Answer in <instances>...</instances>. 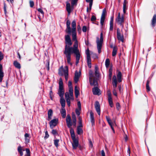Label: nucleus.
Segmentation results:
<instances>
[{
	"label": "nucleus",
	"mask_w": 156,
	"mask_h": 156,
	"mask_svg": "<svg viewBox=\"0 0 156 156\" xmlns=\"http://www.w3.org/2000/svg\"><path fill=\"white\" fill-rule=\"evenodd\" d=\"M72 33V39L73 41H75L73 47H71L72 44L69 35H66L65 36V40L66 45L65 50L63 51L64 54H66L67 57H70V53L73 50L75 49H78V41L76 39V31H71Z\"/></svg>",
	"instance_id": "1"
},
{
	"label": "nucleus",
	"mask_w": 156,
	"mask_h": 156,
	"mask_svg": "<svg viewBox=\"0 0 156 156\" xmlns=\"http://www.w3.org/2000/svg\"><path fill=\"white\" fill-rule=\"evenodd\" d=\"M74 53L76 55V65H77L79 62V60L80 58V54L79 49H75L74 50L72 51L70 53V57H67V55L66 54H64L65 55L66 57L67 58V62L68 64L72 66V64L71 62V54Z\"/></svg>",
	"instance_id": "2"
},
{
	"label": "nucleus",
	"mask_w": 156,
	"mask_h": 156,
	"mask_svg": "<svg viewBox=\"0 0 156 156\" xmlns=\"http://www.w3.org/2000/svg\"><path fill=\"white\" fill-rule=\"evenodd\" d=\"M66 123L67 127L70 129V133L72 137V139L76 138L75 135L74 130L72 128L71 126L73 125L72 122V119L70 115H68L66 118Z\"/></svg>",
	"instance_id": "3"
},
{
	"label": "nucleus",
	"mask_w": 156,
	"mask_h": 156,
	"mask_svg": "<svg viewBox=\"0 0 156 156\" xmlns=\"http://www.w3.org/2000/svg\"><path fill=\"white\" fill-rule=\"evenodd\" d=\"M73 88H69V93L66 92L65 94V99L69 107L70 106V100H73Z\"/></svg>",
	"instance_id": "4"
},
{
	"label": "nucleus",
	"mask_w": 156,
	"mask_h": 156,
	"mask_svg": "<svg viewBox=\"0 0 156 156\" xmlns=\"http://www.w3.org/2000/svg\"><path fill=\"white\" fill-rule=\"evenodd\" d=\"M103 41V34L102 32L100 34V38L97 37L96 43L98 53L99 54L101 52V49Z\"/></svg>",
	"instance_id": "5"
},
{
	"label": "nucleus",
	"mask_w": 156,
	"mask_h": 156,
	"mask_svg": "<svg viewBox=\"0 0 156 156\" xmlns=\"http://www.w3.org/2000/svg\"><path fill=\"white\" fill-rule=\"evenodd\" d=\"M58 94L60 98H63L64 94V89L63 88L62 80L60 78L59 82V89Z\"/></svg>",
	"instance_id": "6"
},
{
	"label": "nucleus",
	"mask_w": 156,
	"mask_h": 156,
	"mask_svg": "<svg viewBox=\"0 0 156 156\" xmlns=\"http://www.w3.org/2000/svg\"><path fill=\"white\" fill-rule=\"evenodd\" d=\"M116 22L119 24L120 25L123 27V23L124 22V16L122 15L121 16L120 13L119 12L117 18L115 19Z\"/></svg>",
	"instance_id": "7"
},
{
	"label": "nucleus",
	"mask_w": 156,
	"mask_h": 156,
	"mask_svg": "<svg viewBox=\"0 0 156 156\" xmlns=\"http://www.w3.org/2000/svg\"><path fill=\"white\" fill-rule=\"evenodd\" d=\"M117 82L116 76L115 75L113 76L112 79V84L114 88L113 91V94L114 95L117 96V93L116 91L115 88L117 87Z\"/></svg>",
	"instance_id": "8"
},
{
	"label": "nucleus",
	"mask_w": 156,
	"mask_h": 156,
	"mask_svg": "<svg viewBox=\"0 0 156 156\" xmlns=\"http://www.w3.org/2000/svg\"><path fill=\"white\" fill-rule=\"evenodd\" d=\"M117 37L118 40L123 42V36L121 35L120 29L118 28L117 29Z\"/></svg>",
	"instance_id": "9"
},
{
	"label": "nucleus",
	"mask_w": 156,
	"mask_h": 156,
	"mask_svg": "<svg viewBox=\"0 0 156 156\" xmlns=\"http://www.w3.org/2000/svg\"><path fill=\"white\" fill-rule=\"evenodd\" d=\"M58 122V119H55L51 120L50 122V126L51 128L53 129L55 126H56Z\"/></svg>",
	"instance_id": "10"
},
{
	"label": "nucleus",
	"mask_w": 156,
	"mask_h": 156,
	"mask_svg": "<svg viewBox=\"0 0 156 156\" xmlns=\"http://www.w3.org/2000/svg\"><path fill=\"white\" fill-rule=\"evenodd\" d=\"M73 142L72 143L73 148V149H76L79 145V141L76 138L72 139Z\"/></svg>",
	"instance_id": "11"
},
{
	"label": "nucleus",
	"mask_w": 156,
	"mask_h": 156,
	"mask_svg": "<svg viewBox=\"0 0 156 156\" xmlns=\"http://www.w3.org/2000/svg\"><path fill=\"white\" fill-rule=\"evenodd\" d=\"M94 105L96 111H97L98 114L100 115L101 110L99 102L98 101H95Z\"/></svg>",
	"instance_id": "12"
},
{
	"label": "nucleus",
	"mask_w": 156,
	"mask_h": 156,
	"mask_svg": "<svg viewBox=\"0 0 156 156\" xmlns=\"http://www.w3.org/2000/svg\"><path fill=\"white\" fill-rule=\"evenodd\" d=\"M106 13V10L104 9L103 10L102 12V13L101 17V24L102 26H103L104 22L105 16Z\"/></svg>",
	"instance_id": "13"
},
{
	"label": "nucleus",
	"mask_w": 156,
	"mask_h": 156,
	"mask_svg": "<svg viewBox=\"0 0 156 156\" xmlns=\"http://www.w3.org/2000/svg\"><path fill=\"white\" fill-rule=\"evenodd\" d=\"M70 21L69 20H67L66 22L67 28L66 30V32L70 34L71 33V29L70 27Z\"/></svg>",
	"instance_id": "14"
},
{
	"label": "nucleus",
	"mask_w": 156,
	"mask_h": 156,
	"mask_svg": "<svg viewBox=\"0 0 156 156\" xmlns=\"http://www.w3.org/2000/svg\"><path fill=\"white\" fill-rule=\"evenodd\" d=\"M92 92L93 94L94 95H99L101 94V93L100 92V89L97 87H94L92 89Z\"/></svg>",
	"instance_id": "15"
},
{
	"label": "nucleus",
	"mask_w": 156,
	"mask_h": 156,
	"mask_svg": "<svg viewBox=\"0 0 156 156\" xmlns=\"http://www.w3.org/2000/svg\"><path fill=\"white\" fill-rule=\"evenodd\" d=\"M151 26L152 27H154L156 24V14H154L151 20Z\"/></svg>",
	"instance_id": "16"
},
{
	"label": "nucleus",
	"mask_w": 156,
	"mask_h": 156,
	"mask_svg": "<svg viewBox=\"0 0 156 156\" xmlns=\"http://www.w3.org/2000/svg\"><path fill=\"white\" fill-rule=\"evenodd\" d=\"M66 9L69 14V15L72 9V5L71 6L70 4L68 2H66Z\"/></svg>",
	"instance_id": "17"
},
{
	"label": "nucleus",
	"mask_w": 156,
	"mask_h": 156,
	"mask_svg": "<svg viewBox=\"0 0 156 156\" xmlns=\"http://www.w3.org/2000/svg\"><path fill=\"white\" fill-rule=\"evenodd\" d=\"M90 121L92 126H93L94 125L95 120L94 113L91 111H90Z\"/></svg>",
	"instance_id": "18"
},
{
	"label": "nucleus",
	"mask_w": 156,
	"mask_h": 156,
	"mask_svg": "<svg viewBox=\"0 0 156 156\" xmlns=\"http://www.w3.org/2000/svg\"><path fill=\"white\" fill-rule=\"evenodd\" d=\"M72 125L74 126H76V117L74 113H73L72 114Z\"/></svg>",
	"instance_id": "19"
},
{
	"label": "nucleus",
	"mask_w": 156,
	"mask_h": 156,
	"mask_svg": "<svg viewBox=\"0 0 156 156\" xmlns=\"http://www.w3.org/2000/svg\"><path fill=\"white\" fill-rule=\"evenodd\" d=\"M66 69L63 70L64 73V76L65 80L66 81L68 79V68L67 66L65 67Z\"/></svg>",
	"instance_id": "20"
},
{
	"label": "nucleus",
	"mask_w": 156,
	"mask_h": 156,
	"mask_svg": "<svg viewBox=\"0 0 156 156\" xmlns=\"http://www.w3.org/2000/svg\"><path fill=\"white\" fill-rule=\"evenodd\" d=\"M89 82L90 85L91 86H96L98 84L97 80L95 78L90 80H89Z\"/></svg>",
	"instance_id": "21"
},
{
	"label": "nucleus",
	"mask_w": 156,
	"mask_h": 156,
	"mask_svg": "<svg viewBox=\"0 0 156 156\" xmlns=\"http://www.w3.org/2000/svg\"><path fill=\"white\" fill-rule=\"evenodd\" d=\"M106 118L107 121L108 122V123L109 125L111 126V127L112 129L113 132H114V130L113 129V128L112 126V121L110 119L109 117L108 116H106Z\"/></svg>",
	"instance_id": "22"
},
{
	"label": "nucleus",
	"mask_w": 156,
	"mask_h": 156,
	"mask_svg": "<svg viewBox=\"0 0 156 156\" xmlns=\"http://www.w3.org/2000/svg\"><path fill=\"white\" fill-rule=\"evenodd\" d=\"M53 114V111L51 109H50L48 111V117L47 119L48 121H50L51 119Z\"/></svg>",
	"instance_id": "23"
},
{
	"label": "nucleus",
	"mask_w": 156,
	"mask_h": 156,
	"mask_svg": "<svg viewBox=\"0 0 156 156\" xmlns=\"http://www.w3.org/2000/svg\"><path fill=\"white\" fill-rule=\"evenodd\" d=\"M128 3L126 0H124L123 4V12L125 14L126 12V10L127 9V4Z\"/></svg>",
	"instance_id": "24"
},
{
	"label": "nucleus",
	"mask_w": 156,
	"mask_h": 156,
	"mask_svg": "<svg viewBox=\"0 0 156 156\" xmlns=\"http://www.w3.org/2000/svg\"><path fill=\"white\" fill-rule=\"evenodd\" d=\"M60 113L63 118H65L66 116V110L64 108H62L60 111Z\"/></svg>",
	"instance_id": "25"
},
{
	"label": "nucleus",
	"mask_w": 156,
	"mask_h": 156,
	"mask_svg": "<svg viewBox=\"0 0 156 156\" xmlns=\"http://www.w3.org/2000/svg\"><path fill=\"white\" fill-rule=\"evenodd\" d=\"M71 31H76V22L75 20L73 21L72 23Z\"/></svg>",
	"instance_id": "26"
},
{
	"label": "nucleus",
	"mask_w": 156,
	"mask_h": 156,
	"mask_svg": "<svg viewBox=\"0 0 156 156\" xmlns=\"http://www.w3.org/2000/svg\"><path fill=\"white\" fill-rule=\"evenodd\" d=\"M118 81L119 82H120L122 81V74L121 72L119 71L117 75Z\"/></svg>",
	"instance_id": "27"
},
{
	"label": "nucleus",
	"mask_w": 156,
	"mask_h": 156,
	"mask_svg": "<svg viewBox=\"0 0 156 156\" xmlns=\"http://www.w3.org/2000/svg\"><path fill=\"white\" fill-rule=\"evenodd\" d=\"M60 103L62 106V108H64L65 106L66 102L65 100L63 98H61Z\"/></svg>",
	"instance_id": "28"
},
{
	"label": "nucleus",
	"mask_w": 156,
	"mask_h": 156,
	"mask_svg": "<svg viewBox=\"0 0 156 156\" xmlns=\"http://www.w3.org/2000/svg\"><path fill=\"white\" fill-rule=\"evenodd\" d=\"M117 50L118 48L116 46H114L112 52V56L113 57L115 56L116 55Z\"/></svg>",
	"instance_id": "29"
},
{
	"label": "nucleus",
	"mask_w": 156,
	"mask_h": 156,
	"mask_svg": "<svg viewBox=\"0 0 156 156\" xmlns=\"http://www.w3.org/2000/svg\"><path fill=\"white\" fill-rule=\"evenodd\" d=\"M89 80H91L93 79L94 78V75L93 74V71L91 70H90L89 72Z\"/></svg>",
	"instance_id": "30"
},
{
	"label": "nucleus",
	"mask_w": 156,
	"mask_h": 156,
	"mask_svg": "<svg viewBox=\"0 0 156 156\" xmlns=\"http://www.w3.org/2000/svg\"><path fill=\"white\" fill-rule=\"evenodd\" d=\"M82 127L77 126V133L78 135H81L83 133V130L81 128Z\"/></svg>",
	"instance_id": "31"
},
{
	"label": "nucleus",
	"mask_w": 156,
	"mask_h": 156,
	"mask_svg": "<svg viewBox=\"0 0 156 156\" xmlns=\"http://www.w3.org/2000/svg\"><path fill=\"white\" fill-rule=\"evenodd\" d=\"M13 64L16 68L18 69H20V68L21 66L20 63L16 61H14Z\"/></svg>",
	"instance_id": "32"
},
{
	"label": "nucleus",
	"mask_w": 156,
	"mask_h": 156,
	"mask_svg": "<svg viewBox=\"0 0 156 156\" xmlns=\"http://www.w3.org/2000/svg\"><path fill=\"white\" fill-rule=\"evenodd\" d=\"M150 80L151 79H150V80H148L147 82V83L146 84V87L147 91V92H149L150 90V88L149 86V84L150 82Z\"/></svg>",
	"instance_id": "33"
},
{
	"label": "nucleus",
	"mask_w": 156,
	"mask_h": 156,
	"mask_svg": "<svg viewBox=\"0 0 156 156\" xmlns=\"http://www.w3.org/2000/svg\"><path fill=\"white\" fill-rule=\"evenodd\" d=\"M18 151L19 153L20 154L21 156H22L23 155V153L22 151V147L20 146H19L18 147Z\"/></svg>",
	"instance_id": "34"
},
{
	"label": "nucleus",
	"mask_w": 156,
	"mask_h": 156,
	"mask_svg": "<svg viewBox=\"0 0 156 156\" xmlns=\"http://www.w3.org/2000/svg\"><path fill=\"white\" fill-rule=\"evenodd\" d=\"M77 87L76 86L75 87V94L76 98H77L79 94V90L76 88Z\"/></svg>",
	"instance_id": "35"
},
{
	"label": "nucleus",
	"mask_w": 156,
	"mask_h": 156,
	"mask_svg": "<svg viewBox=\"0 0 156 156\" xmlns=\"http://www.w3.org/2000/svg\"><path fill=\"white\" fill-rule=\"evenodd\" d=\"M77 1L78 0H72L71 2L72 9H73L74 6L76 5Z\"/></svg>",
	"instance_id": "36"
},
{
	"label": "nucleus",
	"mask_w": 156,
	"mask_h": 156,
	"mask_svg": "<svg viewBox=\"0 0 156 156\" xmlns=\"http://www.w3.org/2000/svg\"><path fill=\"white\" fill-rule=\"evenodd\" d=\"M112 68H110L109 69V78L110 80L112 79Z\"/></svg>",
	"instance_id": "37"
},
{
	"label": "nucleus",
	"mask_w": 156,
	"mask_h": 156,
	"mask_svg": "<svg viewBox=\"0 0 156 156\" xmlns=\"http://www.w3.org/2000/svg\"><path fill=\"white\" fill-rule=\"evenodd\" d=\"M110 64V60L108 58L106 59L105 62V65L107 68H108Z\"/></svg>",
	"instance_id": "38"
},
{
	"label": "nucleus",
	"mask_w": 156,
	"mask_h": 156,
	"mask_svg": "<svg viewBox=\"0 0 156 156\" xmlns=\"http://www.w3.org/2000/svg\"><path fill=\"white\" fill-rule=\"evenodd\" d=\"M109 104L111 107H112L113 106V102L112 98L108 99Z\"/></svg>",
	"instance_id": "39"
},
{
	"label": "nucleus",
	"mask_w": 156,
	"mask_h": 156,
	"mask_svg": "<svg viewBox=\"0 0 156 156\" xmlns=\"http://www.w3.org/2000/svg\"><path fill=\"white\" fill-rule=\"evenodd\" d=\"M78 119L79 120V125L78 126L83 127L82 120L81 118L80 117H79Z\"/></svg>",
	"instance_id": "40"
},
{
	"label": "nucleus",
	"mask_w": 156,
	"mask_h": 156,
	"mask_svg": "<svg viewBox=\"0 0 156 156\" xmlns=\"http://www.w3.org/2000/svg\"><path fill=\"white\" fill-rule=\"evenodd\" d=\"M81 73L80 71L78 72L77 71H76L75 73V76L78 77V78L80 77V75H81Z\"/></svg>",
	"instance_id": "41"
},
{
	"label": "nucleus",
	"mask_w": 156,
	"mask_h": 156,
	"mask_svg": "<svg viewBox=\"0 0 156 156\" xmlns=\"http://www.w3.org/2000/svg\"><path fill=\"white\" fill-rule=\"evenodd\" d=\"M59 142V140L58 139H55L54 140V145L56 147H58V143Z\"/></svg>",
	"instance_id": "42"
},
{
	"label": "nucleus",
	"mask_w": 156,
	"mask_h": 156,
	"mask_svg": "<svg viewBox=\"0 0 156 156\" xmlns=\"http://www.w3.org/2000/svg\"><path fill=\"white\" fill-rule=\"evenodd\" d=\"M4 76V73L0 72V82L2 81V80Z\"/></svg>",
	"instance_id": "43"
},
{
	"label": "nucleus",
	"mask_w": 156,
	"mask_h": 156,
	"mask_svg": "<svg viewBox=\"0 0 156 156\" xmlns=\"http://www.w3.org/2000/svg\"><path fill=\"white\" fill-rule=\"evenodd\" d=\"M108 99L112 98L111 97V94L110 90H108L107 91Z\"/></svg>",
	"instance_id": "44"
},
{
	"label": "nucleus",
	"mask_w": 156,
	"mask_h": 156,
	"mask_svg": "<svg viewBox=\"0 0 156 156\" xmlns=\"http://www.w3.org/2000/svg\"><path fill=\"white\" fill-rule=\"evenodd\" d=\"M26 151L27 153V156H30V151L28 148L26 149Z\"/></svg>",
	"instance_id": "45"
},
{
	"label": "nucleus",
	"mask_w": 156,
	"mask_h": 156,
	"mask_svg": "<svg viewBox=\"0 0 156 156\" xmlns=\"http://www.w3.org/2000/svg\"><path fill=\"white\" fill-rule=\"evenodd\" d=\"M81 110H80V109H76V114L78 115V116H79L80 114V111Z\"/></svg>",
	"instance_id": "46"
},
{
	"label": "nucleus",
	"mask_w": 156,
	"mask_h": 156,
	"mask_svg": "<svg viewBox=\"0 0 156 156\" xmlns=\"http://www.w3.org/2000/svg\"><path fill=\"white\" fill-rule=\"evenodd\" d=\"M50 98L51 99V100H53V92L51 90H51L50 92Z\"/></svg>",
	"instance_id": "47"
},
{
	"label": "nucleus",
	"mask_w": 156,
	"mask_h": 156,
	"mask_svg": "<svg viewBox=\"0 0 156 156\" xmlns=\"http://www.w3.org/2000/svg\"><path fill=\"white\" fill-rule=\"evenodd\" d=\"M116 108L118 110H119L120 108V105L118 102L116 103Z\"/></svg>",
	"instance_id": "48"
},
{
	"label": "nucleus",
	"mask_w": 156,
	"mask_h": 156,
	"mask_svg": "<svg viewBox=\"0 0 156 156\" xmlns=\"http://www.w3.org/2000/svg\"><path fill=\"white\" fill-rule=\"evenodd\" d=\"M34 5V3L33 1L30 0V5L31 7H33Z\"/></svg>",
	"instance_id": "49"
},
{
	"label": "nucleus",
	"mask_w": 156,
	"mask_h": 156,
	"mask_svg": "<svg viewBox=\"0 0 156 156\" xmlns=\"http://www.w3.org/2000/svg\"><path fill=\"white\" fill-rule=\"evenodd\" d=\"M49 136V135L48 134V132L47 131H46L45 132V136L44 137V138L46 139H47Z\"/></svg>",
	"instance_id": "50"
},
{
	"label": "nucleus",
	"mask_w": 156,
	"mask_h": 156,
	"mask_svg": "<svg viewBox=\"0 0 156 156\" xmlns=\"http://www.w3.org/2000/svg\"><path fill=\"white\" fill-rule=\"evenodd\" d=\"M51 133L54 135H55L58 134V132L56 130L52 129Z\"/></svg>",
	"instance_id": "51"
},
{
	"label": "nucleus",
	"mask_w": 156,
	"mask_h": 156,
	"mask_svg": "<svg viewBox=\"0 0 156 156\" xmlns=\"http://www.w3.org/2000/svg\"><path fill=\"white\" fill-rule=\"evenodd\" d=\"M68 86L69 88H73L72 85V82L70 81H69L68 82Z\"/></svg>",
	"instance_id": "52"
},
{
	"label": "nucleus",
	"mask_w": 156,
	"mask_h": 156,
	"mask_svg": "<svg viewBox=\"0 0 156 156\" xmlns=\"http://www.w3.org/2000/svg\"><path fill=\"white\" fill-rule=\"evenodd\" d=\"M114 16H112L111 17L110 24H113Z\"/></svg>",
	"instance_id": "53"
},
{
	"label": "nucleus",
	"mask_w": 156,
	"mask_h": 156,
	"mask_svg": "<svg viewBox=\"0 0 156 156\" xmlns=\"http://www.w3.org/2000/svg\"><path fill=\"white\" fill-rule=\"evenodd\" d=\"M4 58V55L2 52L0 51V61L3 59Z\"/></svg>",
	"instance_id": "54"
},
{
	"label": "nucleus",
	"mask_w": 156,
	"mask_h": 156,
	"mask_svg": "<svg viewBox=\"0 0 156 156\" xmlns=\"http://www.w3.org/2000/svg\"><path fill=\"white\" fill-rule=\"evenodd\" d=\"M89 147L91 148H92L93 147V144L92 143V142L90 139L89 140Z\"/></svg>",
	"instance_id": "55"
},
{
	"label": "nucleus",
	"mask_w": 156,
	"mask_h": 156,
	"mask_svg": "<svg viewBox=\"0 0 156 156\" xmlns=\"http://www.w3.org/2000/svg\"><path fill=\"white\" fill-rule=\"evenodd\" d=\"M37 10L39 12H40L43 16L44 15V12L40 8L38 9H37Z\"/></svg>",
	"instance_id": "56"
},
{
	"label": "nucleus",
	"mask_w": 156,
	"mask_h": 156,
	"mask_svg": "<svg viewBox=\"0 0 156 156\" xmlns=\"http://www.w3.org/2000/svg\"><path fill=\"white\" fill-rule=\"evenodd\" d=\"M78 109L81 110V104L80 101H78L77 103Z\"/></svg>",
	"instance_id": "57"
},
{
	"label": "nucleus",
	"mask_w": 156,
	"mask_h": 156,
	"mask_svg": "<svg viewBox=\"0 0 156 156\" xmlns=\"http://www.w3.org/2000/svg\"><path fill=\"white\" fill-rule=\"evenodd\" d=\"M87 62L91 61L90 55L87 56Z\"/></svg>",
	"instance_id": "58"
},
{
	"label": "nucleus",
	"mask_w": 156,
	"mask_h": 156,
	"mask_svg": "<svg viewBox=\"0 0 156 156\" xmlns=\"http://www.w3.org/2000/svg\"><path fill=\"white\" fill-rule=\"evenodd\" d=\"M87 28L86 26H84L83 27L82 30L83 32H86L87 31Z\"/></svg>",
	"instance_id": "59"
},
{
	"label": "nucleus",
	"mask_w": 156,
	"mask_h": 156,
	"mask_svg": "<svg viewBox=\"0 0 156 156\" xmlns=\"http://www.w3.org/2000/svg\"><path fill=\"white\" fill-rule=\"evenodd\" d=\"M89 3V10L90 11L91 9V7L93 4V2L90 1Z\"/></svg>",
	"instance_id": "60"
},
{
	"label": "nucleus",
	"mask_w": 156,
	"mask_h": 156,
	"mask_svg": "<svg viewBox=\"0 0 156 156\" xmlns=\"http://www.w3.org/2000/svg\"><path fill=\"white\" fill-rule=\"evenodd\" d=\"M79 78L74 76V80L75 83H77L79 80Z\"/></svg>",
	"instance_id": "61"
},
{
	"label": "nucleus",
	"mask_w": 156,
	"mask_h": 156,
	"mask_svg": "<svg viewBox=\"0 0 156 156\" xmlns=\"http://www.w3.org/2000/svg\"><path fill=\"white\" fill-rule=\"evenodd\" d=\"M96 19L95 16L93 15L91 17V21H94L96 20Z\"/></svg>",
	"instance_id": "62"
},
{
	"label": "nucleus",
	"mask_w": 156,
	"mask_h": 156,
	"mask_svg": "<svg viewBox=\"0 0 156 156\" xmlns=\"http://www.w3.org/2000/svg\"><path fill=\"white\" fill-rule=\"evenodd\" d=\"M92 55L93 57L95 59L98 58V57L96 54L94 53Z\"/></svg>",
	"instance_id": "63"
},
{
	"label": "nucleus",
	"mask_w": 156,
	"mask_h": 156,
	"mask_svg": "<svg viewBox=\"0 0 156 156\" xmlns=\"http://www.w3.org/2000/svg\"><path fill=\"white\" fill-rule=\"evenodd\" d=\"M77 31L79 33H80L81 28L79 25L77 27Z\"/></svg>",
	"instance_id": "64"
}]
</instances>
